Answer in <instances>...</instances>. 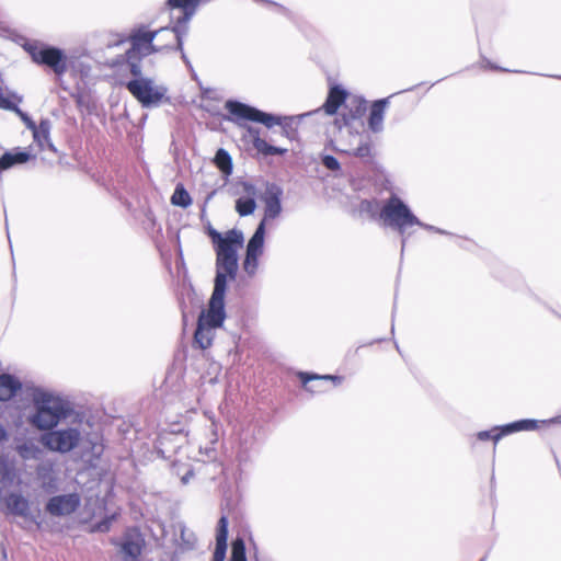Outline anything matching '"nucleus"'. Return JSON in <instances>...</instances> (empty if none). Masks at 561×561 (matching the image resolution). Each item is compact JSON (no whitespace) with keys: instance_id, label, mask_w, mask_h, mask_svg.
I'll use <instances>...</instances> for the list:
<instances>
[{"instance_id":"obj_1","label":"nucleus","mask_w":561,"mask_h":561,"mask_svg":"<svg viewBox=\"0 0 561 561\" xmlns=\"http://www.w3.org/2000/svg\"><path fill=\"white\" fill-rule=\"evenodd\" d=\"M243 233L239 230H229L225 241L216 247V277L211 297L225 300L228 279H233L238 270V251L243 245Z\"/></svg>"},{"instance_id":"obj_2","label":"nucleus","mask_w":561,"mask_h":561,"mask_svg":"<svg viewBox=\"0 0 561 561\" xmlns=\"http://www.w3.org/2000/svg\"><path fill=\"white\" fill-rule=\"evenodd\" d=\"M129 39L131 47L126 53L129 61L168 48L182 47L181 36L176 30L169 27L150 31L147 26H140L130 33Z\"/></svg>"},{"instance_id":"obj_3","label":"nucleus","mask_w":561,"mask_h":561,"mask_svg":"<svg viewBox=\"0 0 561 561\" xmlns=\"http://www.w3.org/2000/svg\"><path fill=\"white\" fill-rule=\"evenodd\" d=\"M32 398L35 412L28 421L36 428L50 430L67 417L69 408L59 397L43 389H35Z\"/></svg>"},{"instance_id":"obj_4","label":"nucleus","mask_w":561,"mask_h":561,"mask_svg":"<svg viewBox=\"0 0 561 561\" xmlns=\"http://www.w3.org/2000/svg\"><path fill=\"white\" fill-rule=\"evenodd\" d=\"M280 191L277 188L271 191L265 201V217L260 222L254 234L250 239L247 247V255L243 262V268L249 275H253L257 268V260L263 253L265 222L267 219L275 218L280 214L282 206L279 199Z\"/></svg>"},{"instance_id":"obj_5","label":"nucleus","mask_w":561,"mask_h":561,"mask_svg":"<svg viewBox=\"0 0 561 561\" xmlns=\"http://www.w3.org/2000/svg\"><path fill=\"white\" fill-rule=\"evenodd\" d=\"M118 515V508L114 503L113 493H103L100 496L99 493L92 494L87 499L85 505L81 513L83 520L92 518H101V522L94 525L93 529L96 531H107L111 526V522Z\"/></svg>"},{"instance_id":"obj_6","label":"nucleus","mask_w":561,"mask_h":561,"mask_svg":"<svg viewBox=\"0 0 561 561\" xmlns=\"http://www.w3.org/2000/svg\"><path fill=\"white\" fill-rule=\"evenodd\" d=\"M225 317V300L210 297L208 310L199 316L194 336L201 348L206 350L211 345L213 330L222 325Z\"/></svg>"},{"instance_id":"obj_7","label":"nucleus","mask_w":561,"mask_h":561,"mask_svg":"<svg viewBox=\"0 0 561 561\" xmlns=\"http://www.w3.org/2000/svg\"><path fill=\"white\" fill-rule=\"evenodd\" d=\"M380 218L390 227H394L401 234H404L411 226H420L426 229H433L431 226L423 225L415 217L410 208L397 196H391L383 205L380 211Z\"/></svg>"},{"instance_id":"obj_8","label":"nucleus","mask_w":561,"mask_h":561,"mask_svg":"<svg viewBox=\"0 0 561 561\" xmlns=\"http://www.w3.org/2000/svg\"><path fill=\"white\" fill-rule=\"evenodd\" d=\"M126 88L142 107L159 105L168 92V89L163 84L144 76L128 81Z\"/></svg>"},{"instance_id":"obj_9","label":"nucleus","mask_w":561,"mask_h":561,"mask_svg":"<svg viewBox=\"0 0 561 561\" xmlns=\"http://www.w3.org/2000/svg\"><path fill=\"white\" fill-rule=\"evenodd\" d=\"M81 425L80 421H73L67 427L50 431L42 436V443L53 451L68 453L82 439Z\"/></svg>"},{"instance_id":"obj_10","label":"nucleus","mask_w":561,"mask_h":561,"mask_svg":"<svg viewBox=\"0 0 561 561\" xmlns=\"http://www.w3.org/2000/svg\"><path fill=\"white\" fill-rule=\"evenodd\" d=\"M0 511L31 522H36L41 513L39 504L23 493H0Z\"/></svg>"},{"instance_id":"obj_11","label":"nucleus","mask_w":561,"mask_h":561,"mask_svg":"<svg viewBox=\"0 0 561 561\" xmlns=\"http://www.w3.org/2000/svg\"><path fill=\"white\" fill-rule=\"evenodd\" d=\"M117 561H141L145 539L136 528L127 529L119 538L112 539Z\"/></svg>"},{"instance_id":"obj_12","label":"nucleus","mask_w":561,"mask_h":561,"mask_svg":"<svg viewBox=\"0 0 561 561\" xmlns=\"http://www.w3.org/2000/svg\"><path fill=\"white\" fill-rule=\"evenodd\" d=\"M32 59L41 65H45L60 76L67 70V61L64 51L56 47H36L28 48Z\"/></svg>"},{"instance_id":"obj_13","label":"nucleus","mask_w":561,"mask_h":561,"mask_svg":"<svg viewBox=\"0 0 561 561\" xmlns=\"http://www.w3.org/2000/svg\"><path fill=\"white\" fill-rule=\"evenodd\" d=\"M226 108L229 111L231 115L236 116L238 119H247L262 123L267 127H272L274 125L279 124V119L277 117L261 112L243 103L229 101L226 104Z\"/></svg>"},{"instance_id":"obj_14","label":"nucleus","mask_w":561,"mask_h":561,"mask_svg":"<svg viewBox=\"0 0 561 561\" xmlns=\"http://www.w3.org/2000/svg\"><path fill=\"white\" fill-rule=\"evenodd\" d=\"M80 504L78 493H64L51 497L46 511L53 516H67L73 513Z\"/></svg>"},{"instance_id":"obj_15","label":"nucleus","mask_w":561,"mask_h":561,"mask_svg":"<svg viewBox=\"0 0 561 561\" xmlns=\"http://www.w3.org/2000/svg\"><path fill=\"white\" fill-rule=\"evenodd\" d=\"M347 134L350 136V140L345 144H341L340 150L359 158L369 157L370 141L368 136H364L360 134L353 135L348 129Z\"/></svg>"},{"instance_id":"obj_16","label":"nucleus","mask_w":561,"mask_h":561,"mask_svg":"<svg viewBox=\"0 0 561 561\" xmlns=\"http://www.w3.org/2000/svg\"><path fill=\"white\" fill-rule=\"evenodd\" d=\"M242 192L244 196H240L236 202V210L240 216L253 214L256 208L255 195L256 190L252 184L242 183Z\"/></svg>"},{"instance_id":"obj_17","label":"nucleus","mask_w":561,"mask_h":561,"mask_svg":"<svg viewBox=\"0 0 561 561\" xmlns=\"http://www.w3.org/2000/svg\"><path fill=\"white\" fill-rule=\"evenodd\" d=\"M228 539V519L221 516L216 533V547L213 556V561H225L227 551Z\"/></svg>"},{"instance_id":"obj_18","label":"nucleus","mask_w":561,"mask_h":561,"mask_svg":"<svg viewBox=\"0 0 561 561\" xmlns=\"http://www.w3.org/2000/svg\"><path fill=\"white\" fill-rule=\"evenodd\" d=\"M535 424H536V422L533 421V420H523V421H518V422H514V423L507 424L506 426H504L502 428L501 433H497V434H495L493 436L491 435V432H488V431L480 432L478 434V438L481 439V440L493 438L496 442L504 434H510V433L517 432V431L534 430L535 428Z\"/></svg>"},{"instance_id":"obj_19","label":"nucleus","mask_w":561,"mask_h":561,"mask_svg":"<svg viewBox=\"0 0 561 561\" xmlns=\"http://www.w3.org/2000/svg\"><path fill=\"white\" fill-rule=\"evenodd\" d=\"M387 104L388 101L386 99H382L376 101L371 105L368 125L369 128L375 133H378L382 129L383 115Z\"/></svg>"},{"instance_id":"obj_20","label":"nucleus","mask_w":561,"mask_h":561,"mask_svg":"<svg viewBox=\"0 0 561 561\" xmlns=\"http://www.w3.org/2000/svg\"><path fill=\"white\" fill-rule=\"evenodd\" d=\"M176 530L179 531V537L175 539V542L181 551L194 549L197 541L195 534L187 529L182 523L176 525Z\"/></svg>"},{"instance_id":"obj_21","label":"nucleus","mask_w":561,"mask_h":561,"mask_svg":"<svg viewBox=\"0 0 561 561\" xmlns=\"http://www.w3.org/2000/svg\"><path fill=\"white\" fill-rule=\"evenodd\" d=\"M34 141L38 145L41 149H44L46 146L53 148V145L49 140L50 134V122L48 119H42L39 125L32 130Z\"/></svg>"},{"instance_id":"obj_22","label":"nucleus","mask_w":561,"mask_h":561,"mask_svg":"<svg viewBox=\"0 0 561 561\" xmlns=\"http://www.w3.org/2000/svg\"><path fill=\"white\" fill-rule=\"evenodd\" d=\"M20 387L21 383L12 376L0 375V401L9 400Z\"/></svg>"},{"instance_id":"obj_23","label":"nucleus","mask_w":561,"mask_h":561,"mask_svg":"<svg viewBox=\"0 0 561 561\" xmlns=\"http://www.w3.org/2000/svg\"><path fill=\"white\" fill-rule=\"evenodd\" d=\"M346 98V92L339 87H334L331 89L327 102L323 107L327 114H334L339 106L344 102Z\"/></svg>"},{"instance_id":"obj_24","label":"nucleus","mask_w":561,"mask_h":561,"mask_svg":"<svg viewBox=\"0 0 561 561\" xmlns=\"http://www.w3.org/2000/svg\"><path fill=\"white\" fill-rule=\"evenodd\" d=\"M31 158L26 151L5 152L0 159V170H7L14 164L25 163Z\"/></svg>"},{"instance_id":"obj_25","label":"nucleus","mask_w":561,"mask_h":561,"mask_svg":"<svg viewBox=\"0 0 561 561\" xmlns=\"http://www.w3.org/2000/svg\"><path fill=\"white\" fill-rule=\"evenodd\" d=\"M215 163L222 173H225L226 175L231 174V172H232L231 158L226 150L219 149L216 152Z\"/></svg>"},{"instance_id":"obj_26","label":"nucleus","mask_w":561,"mask_h":561,"mask_svg":"<svg viewBox=\"0 0 561 561\" xmlns=\"http://www.w3.org/2000/svg\"><path fill=\"white\" fill-rule=\"evenodd\" d=\"M253 146L259 152L265 156L283 154L287 151L286 149L268 145L264 139L260 137H255L253 139Z\"/></svg>"},{"instance_id":"obj_27","label":"nucleus","mask_w":561,"mask_h":561,"mask_svg":"<svg viewBox=\"0 0 561 561\" xmlns=\"http://www.w3.org/2000/svg\"><path fill=\"white\" fill-rule=\"evenodd\" d=\"M171 203L175 206L186 208L192 204V198L183 186L178 185L171 196Z\"/></svg>"},{"instance_id":"obj_28","label":"nucleus","mask_w":561,"mask_h":561,"mask_svg":"<svg viewBox=\"0 0 561 561\" xmlns=\"http://www.w3.org/2000/svg\"><path fill=\"white\" fill-rule=\"evenodd\" d=\"M230 561H247L245 546L241 538H237L232 542V551Z\"/></svg>"},{"instance_id":"obj_29","label":"nucleus","mask_w":561,"mask_h":561,"mask_svg":"<svg viewBox=\"0 0 561 561\" xmlns=\"http://www.w3.org/2000/svg\"><path fill=\"white\" fill-rule=\"evenodd\" d=\"M198 0H169L172 7L187 9L195 7Z\"/></svg>"},{"instance_id":"obj_30","label":"nucleus","mask_w":561,"mask_h":561,"mask_svg":"<svg viewBox=\"0 0 561 561\" xmlns=\"http://www.w3.org/2000/svg\"><path fill=\"white\" fill-rule=\"evenodd\" d=\"M14 113H16L20 118L24 122V124L26 125V127L32 131L33 129H35L36 127V124L28 117L27 114H25L24 112H22L19 107H16V110H14Z\"/></svg>"},{"instance_id":"obj_31","label":"nucleus","mask_w":561,"mask_h":561,"mask_svg":"<svg viewBox=\"0 0 561 561\" xmlns=\"http://www.w3.org/2000/svg\"><path fill=\"white\" fill-rule=\"evenodd\" d=\"M323 164L330 170H337L340 168L339 161L332 156H325L323 158Z\"/></svg>"},{"instance_id":"obj_32","label":"nucleus","mask_w":561,"mask_h":561,"mask_svg":"<svg viewBox=\"0 0 561 561\" xmlns=\"http://www.w3.org/2000/svg\"><path fill=\"white\" fill-rule=\"evenodd\" d=\"M9 476L10 471L8 467L3 462H0V486H7L5 480L9 479Z\"/></svg>"},{"instance_id":"obj_33","label":"nucleus","mask_w":561,"mask_h":561,"mask_svg":"<svg viewBox=\"0 0 561 561\" xmlns=\"http://www.w3.org/2000/svg\"><path fill=\"white\" fill-rule=\"evenodd\" d=\"M16 107L18 106L14 105L8 98H5L4 95H2L0 93V108L14 112V110H16Z\"/></svg>"},{"instance_id":"obj_34","label":"nucleus","mask_w":561,"mask_h":561,"mask_svg":"<svg viewBox=\"0 0 561 561\" xmlns=\"http://www.w3.org/2000/svg\"><path fill=\"white\" fill-rule=\"evenodd\" d=\"M209 236L211 237L213 242L216 243V247H218V244H221V242L225 241V236H222L215 229H209Z\"/></svg>"},{"instance_id":"obj_35","label":"nucleus","mask_w":561,"mask_h":561,"mask_svg":"<svg viewBox=\"0 0 561 561\" xmlns=\"http://www.w3.org/2000/svg\"><path fill=\"white\" fill-rule=\"evenodd\" d=\"M130 72L135 78H138L141 75L140 67L137 64L131 62Z\"/></svg>"},{"instance_id":"obj_36","label":"nucleus","mask_w":561,"mask_h":561,"mask_svg":"<svg viewBox=\"0 0 561 561\" xmlns=\"http://www.w3.org/2000/svg\"><path fill=\"white\" fill-rule=\"evenodd\" d=\"M7 438V432L2 425H0V442Z\"/></svg>"},{"instance_id":"obj_37","label":"nucleus","mask_w":561,"mask_h":561,"mask_svg":"<svg viewBox=\"0 0 561 561\" xmlns=\"http://www.w3.org/2000/svg\"><path fill=\"white\" fill-rule=\"evenodd\" d=\"M20 454L22 457L27 458L28 457V449L25 447L20 448Z\"/></svg>"},{"instance_id":"obj_38","label":"nucleus","mask_w":561,"mask_h":561,"mask_svg":"<svg viewBox=\"0 0 561 561\" xmlns=\"http://www.w3.org/2000/svg\"><path fill=\"white\" fill-rule=\"evenodd\" d=\"M319 378H320V376H313L310 379H319ZM321 379H336V377L327 375V376H321Z\"/></svg>"},{"instance_id":"obj_39","label":"nucleus","mask_w":561,"mask_h":561,"mask_svg":"<svg viewBox=\"0 0 561 561\" xmlns=\"http://www.w3.org/2000/svg\"><path fill=\"white\" fill-rule=\"evenodd\" d=\"M192 472L191 471H187L183 477H182V481L185 483L188 479V476H191Z\"/></svg>"},{"instance_id":"obj_40","label":"nucleus","mask_w":561,"mask_h":561,"mask_svg":"<svg viewBox=\"0 0 561 561\" xmlns=\"http://www.w3.org/2000/svg\"><path fill=\"white\" fill-rule=\"evenodd\" d=\"M95 453L100 454L102 451V446H94Z\"/></svg>"},{"instance_id":"obj_41","label":"nucleus","mask_w":561,"mask_h":561,"mask_svg":"<svg viewBox=\"0 0 561 561\" xmlns=\"http://www.w3.org/2000/svg\"><path fill=\"white\" fill-rule=\"evenodd\" d=\"M360 112H362V110H360V107H358L356 111L357 115H360Z\"/></svg>"}]
</instances>
